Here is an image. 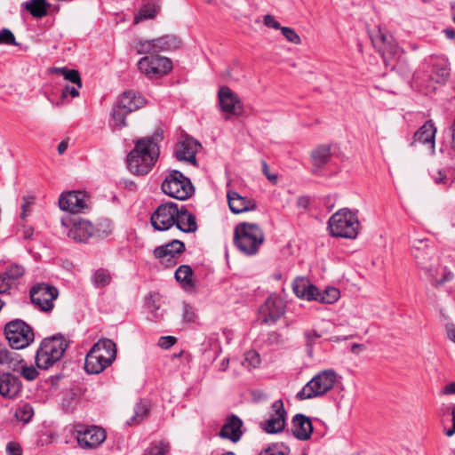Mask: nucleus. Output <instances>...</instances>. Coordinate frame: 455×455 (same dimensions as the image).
Returning a JSON list of instances; mask_svg holds the SVG:
<instances>
[{
    "label": "nucleus",
    "mask_w": 455,
    "mask_h": 455,
    "mask_svg": "<svg viewBox=\"0 0 455 455\" xmlns=\"http://www.w3.org/2000/svg\"><path fill=\"white\" fill-rule=\"evenodd\" d=\"M162 140L161 129L155 131L151 136L137 140L133 149L127 156L129 171L135 175L148 174L158 159L159 142Z\"/></svg>",
    "instance_id": "f257e3e1"
},
{
    "label": "nucleus",
    "mask_w": 455,
    "mask_h": 455,
    "mask_svg": "<svg viewBox=\"0 0 455 455\" xmlns=\"http://www.w3.org/2000/svg\"><path fill=\"white\" fill-rule=\"evenodd\" d=\"M116 358V343L110 339H100L87 353L84 370L90 374H99L111 365Z\"/></svg>",
    "instance_id": "f03ea898"
},
{
    "label": "nucleus",
    "mask_w": 455,
    "mask_h": 455,
    "mask_svg": "<svg viewBox=\"0 0 455 455\" xmlns=\"http://www.w3.org/2000/svg\"><path fill=\"white\" fill-rule=\"evenodd\" d=\"M68 342L60 333L43 339L36 354V364L39 369L47 370L60 361Z\"/></svg>",
    "instance_id": "7ed1b4c3"
},
{
    "label": "nucleus",
    "mask_w": 455,
    "mask_h": 455,
    "mask_svg": "<svg viewBox=\"0 0 455 455\" xmlns=\"http://www.w3.org/2000/svg\"><path fill=\"white\" fill-rule=\"evenodd\" d=\"M146 104L145 98L138 92L128 90L119 95L112 107L111 121L118 129L126 127V116Z\"/></svg>",
    "instance_id": "20e7f679"
},
{
    "label": "nucleus",
    "mask_w": 455,
    "mask_h": 455,
    "mask_svg": "<svg viewBox=\"0 0 455 455\" xmlns=\"http://www.w3.org/2000/svg\"><path fill=\"white\" fill-rule=\"evenodd\" d=\"M264 242V234L254 223L243 222L235 228L234 243L245 255H254Z\"/></svg>",
    "instance_id": "39448f33"
},
{
    "label": "nucleus",
    "mask_w": 455,
    "mask_h": 455,
    "mask_svg": "<svg viewBox=\"0 0 455 455\" xmlns=\"http://www.w3.org/2000/svg\"><path fill=\"white\" fill-rule=\"evenodd\" d=\"M359 227L357 212L347 208L339 210L328 220V230L334 237L354 239L358 235Z\"/></svg>",
    "instance_id": "423d86ee"
},
{
    "label": "nucleus",
    "mask_w": 455,
    "mask_h": 455,
    "mask_svg": "<svg viewBox=\"0 0 455 455\" xmlns=\"http://www.w3.org/2000/svg\"><path fill=\"white\" fill-rule=\"evenodd\" d=\"M336 381L337 373L335 371H321L297 393L296 398L302 401L322 396L333 388Z\"/></svg>",
    "instance_id": "0eeeda50"
},
{
    "label": "nucleus",
    "mask_w": 455,
    "mask_h": 455,
    "mask_svg": "<svg viewBox=\"0 0 455 455\" xmlns=\"http://www.w3.org/2000/svg\"><path fill=\"white\" fill-rule=\"evenodd\" d=\"M161 188L167 196L181 201L189 198L195 193L190 179L178 170L168 172Z\"/></svg>",
    "instance_id": "6e6552de"
},
{
    "label": "nucleus",
    "mask_w": 455,
    "mask_h": 455,
    "mask_svg": "<svg viewBox=\"0 0 455 455\" xmlns=\"http://www.w3.org/2000/svg\"><path fill=\"white\" fill-rule=\"evenodd\" d=\"M4 335L12 349L25 348L35 339L32 327L20 319L7 323L4 326Z\"/></svg>",
    "instance_id": "1a4fd4ad"
},
{
    "label": "nucleus",
    "mask_w": 455,
    "mask_h": 455,
    "mask_svg": "<svg viewBox=\"0 0 455 455\" xmlns=\"http://www.w3.org/2000/svg\"><path fill=\"white\" fill-rule=\"evenodd\" d=\"M180 207L176 203L161 204L151 214L150 224L155 230L166 231L175 226Z\"/></svg>",
    "instance_id": "9d476101"
},
{
    "label": "nucleus",
    "mask_w": 455,
    "mask_h": 455,
    "mask_svg": "<svg viewBox=\"0 0 455 455\" xmlns=\"http://www.w3.org/2000/svg\"><path fill=\"white\" fill-rule=\"evenodd\" d=\"M31 302L43 312H52L53 301L59 296L58 289L46 283H37L29 291Z\"/></svg>",
    "instance_id": "9b49d317"
},
{
    "label": "nucleus",
    "mask_w": 455,
    "mask_h": 455,
    "mask_svg": "<svg viewBox=\"0 0 455 455\" xmlns=\"http://www.w3.org/2000/svg\"><path fill=\"white\" fill-rule=\"evenodd\" d=\"M74 434L78 444L84 449H95L106 439L104 429L98 426L76 424Z\"/></svg>",
    "instance_id": "f8f14e48"
},
{
    "label": "nucleus",
    "mask_w": 455,
    "mask_h": 455,
    "mask_svg": "<svg viewBox=\"0 0 455 455\" xmlns=\"http://www.w3.org/2000/svg\"><path fill=\"white\" fill-rule=\"evenodd\" d=\"M371 40L387 66L392 65V60L400 56L401 49L392 36L385 34L380 28L371 35Z\"/></svg>",
    "instance_id": "ddd939ff"
},
{
    "label": "nucleus",
    "mask_w": 455,
    "mask_h": 455,
    "mask_svg": "<svg viewBox=\"0 0 455 455\" xmlns=\"http://www.w3.org/2000/svg\"><path fill=\"white\" fill-rule=\"evenodd\" d=\"M138 68L148 77H160L172 69V62L169 58L152 54L141 58L138 62Z\"/></svg>",
    "instance_id": "4468645a"
},
{
    "label": "nucleus",
    "mask_w": 455,
    "mask_h": 455,
    "mask_svg": "<svg viewBox=\"0 0 455 455\" xmlns=\"http://www.w3.org/2000/svg\"><path fill=\"white\" fill-rule=\"evenodd\" d=\"M259 312L263 315L262 323L275 324L285 314V304L279 296L271 294L259 307Z\"/></svg>",
    "instance_id": "2eb2a0df"
},
{
    "label": "nucleus",
    "mask_w": 455,
    "mask_h": 455,
    "mask_svg": "<svg viewBox=\"0 0 455 455\" xmlns=\"http://www.w3.org/2000/svg\"><path fill=\"white\" fill-rule=\"evenodd\" d=\"M273 412L269 418L260 423L261 428L268 434H277L282 432L286 424L287 412L281 399L276 400L272 404Z\"/></svg>",
    "instance_id": "dca6fc26"
},
{
    "label": "nucleus",
    "mask_w": 455,
    "mask_h": 455,
    "mask_svg": "<svg viewBox=\"0 0 455 455\" xmlns=\"http://www.w3.org/2000/svg\"><path fill=\"white\" fill-rule=\"evenodd\" d=\"M86 197V194L80 190L63 192L59 199L60 208L71 213L84 212L88 209Z\"/></svg>",
    "instance_id": "f3484780"
},
{
    "label": "nucleus",
    "mask_w": 455,
    "mask_h": 455,
    "mask_svg": "<svg viewBox=\"0 0 455 455\" xmlns=\"http://www.w3.org/2000/svg\"><path fill=\"white\" fill-rule=\"evenodd\" d=\"M185 243L180 240L174 239L164 245H160L155 248L153 255L156 259H166L167 267L176 265V257L180 255L185 251Z\"/></svg>",
    "instance_id": "a211bd4d"
},
{
    "label": "nucleus",
    "mask_w": 455,
    "mask_h": 455,
    "mask_svg": "<svg viewBox=\"0 0 455 455\" xmlns=\"http://www.w3.org/2000/svg\"><path fill=\"white\" fill-rule=\"evenodd\" d=\"M218 97L221 111L236 116L242 114V103L238 96L229 87H220Z\"/></svg>",
    "instance_id": "6ab92c4d"
},
{
    "label": "nucleus",
    "mask_w": 455,
    "mask_h": 455,
    "mask_svg": "<svg viewBox=\"0 0 455 455\" xmlns=\"http://www.w3.org/2000/svg\"><path fill=\"white\" fill-rule=\"evenodd\" d=\"M199 148L201 144L196 140L187 137L176 145L174 155L179 161H185L196 166Z\"/></svg>",
    "instance_id": "aec40b11"
},
{
    "label": "nucleus",
    "mask_w": 455,
    "mask_h": 455,
    "mask_svg": "<svg viewBox=\"0 0 455 455\" xmlns=\"http://www.w3.org/2000/svg\"><path fill=\"white\" fill-rule=\"evenodd\" d=\"M71 228L68 232V236L78 243H86L93 237V225L86 220L74 218L70 220Z\"/></svg>",
    "instance_id": "412c9836"
},
{
    "label": "nucleus",
    "mask_w": 455,
    "mask_h": 455,
    "mask_svg": "<svg viewBox=\"0 0 455 455\" xmlns=\"http://www.w3.org/2000/svg\"><path fill=\"white\" fill-rule=\"evenodd\" d=\"M22 389V383L19 376L11 372L0 373V395L4 398L14 399Z\"/></svg>",
    "instance_id": "4be33fe9"
},
{
    "label": "nucleus",
    "mask_w": 455,
    "mask_h": 455,
    "mask_svg": "<svg viewBox=\"0 0 455 455\" xmlns=\"http://www.w3.org/2000/svg\"><path fill=\"white\" fill-rule=\"evenodd\" d=\"M243 420L238 416L232 414L226 419L219 435L223 439L237 443L243 435Z\"/></svg>",
    "instance_id": "5701e85b"
},
{
    "label": "nucleus",
    "mask_w": 455,
    "mask_h": 455,
    "mask_svg": "<svg viewBox=\"0 0 455 455\" xmlns=\"http://www.w3.org/2000/svg\"><path fill=\"white\" fill-rule=\"evenodd\" d=\"M291 432L295 438L307 441L311 438L314 427L311 419L301 413L296 414L291 420Z\"/></svg>",
    "instance_id": "b1692460"
},
{
    "label": "nucleus",
    "mask_w": 455,
    "mask_h": 455,
    "mask_svg": "<svg viewBox=\"0 0 455 455\" xmlns=\"http://www.w3.org/2000/svg\"><path fill=\"white\" fill-rule=\"evenodd\" d=\"M228 202L230 211L235 214L253 211L257 207L253 200L243 197L235 191L228 193Z\"/></svg>",
    "instance_id": "393cba45"
},
{
    "label": "nucleus",
    "mask_w": 455,
    "mask_h": 455,
    "mask_svg": "<svg viewBox=\"0 0 455 455\" xmlns=\"http://www.w3.org/2000/svg\"><path fill=\"white\" fill-rule=\"evenodd\" d=\"M317 290L318 288L315 285L310 283L304 277H297L292 282V291L299 299L315 300Z\"/></svg>",
    "instance_id": "a878e982"
},
{
    "label": "nucleus",
    "mask_w": 455,
    "mask_h": 455,
    "mask_svg": "<svg viewBox=\"0 0 455 455\" xmlns=\"http://www.w3.org/2000/svg\"><path fill=\"white\" fill-rule=\"evenodd\" d=\"M175 226L184 233H194L197 230L196 218L185 205H181L179 209V218H177Z\"/></svg>",
    "instance_id": "bb28decb"
},
{
    "label": "nucleus",
    "mask_w": 455,
    "mask_h": 455,
    "mask_svg": "<svg viewBox=\"0 0 455 455\" xmlns=\"http://www.w3.org/2000/svg\"><path fill=\"white\" fill-rule=\"evenodd\" d=\"M436 128L432 120H427L419 130L414 133L413 142H419L421 144H429L432 149L435 148V138Z\"/></svg>",
    "instance_id": "cd10ccee"
},
{
    "label": "nucleus",
    "mask_w": 455,
    "mask_h": 455,
    "mask_svg": "<svg viewBox=\"0 0 455 455\" xmlns=\"http://www.w3.org/2000/svg\"><path fill=\"white\" fill-rule=\"evenodd\" d=\"M331 156L330 145H320L311 152V160L313 164L312 173H316L323 168Z\"/></svg>",
    "instance_id": "c85d7f7f"
},
{
    "label": "nucleus",
    "mask_w": 455,
    "mask_h": 455,
    "mask_svg": "<svg viewBox=\"0 0 455 455\" xmlns=\"http://www.w3.org/2000/svg\"><path fill=\"white\" fill-rule=\"evenodd\" d=\"M194 271L188 265H181L175 271V279L187 291H192L196 288L193 279Z\"/></svg>",
    "instance_id": "c756f323"
},
{
    "label": "nucleus",
    "mask_w": 455,
    "mask_h": 455,
    "mask_svg": "<svg viewBox=\"0 0 455 455\" xmlns=\"http://www.w3.org/2000/svg\"><path fill=\"white\" fill-rule=\"evenodd\" d=\"M427 255V251H418L417 253H415V258L417 259V263L426 271V274L427 275L428 281L431 283L432 285L435 286V281H438V275L440 267L437 264H427L424 261L425 257L424 255Z\"/></svg>",
    "instance_id": "7c9ffc66"
},
{
    "label": "nucleus",
    "mask_w": 455,
    "mask_h": 455,
    "mask_svg": "<svg viewBox=\"0 0 455 455\" xmlns=\"http://www.w3.org/2000/svg\"><path fill=\"white\" fill-rule=\"evenodd\" d=\"M22 357L16 352L9 351L0 343V364H5L12 371H18Z\"/></svg>",
    "instance_id": "2f4dec72"
},
{
    "label": "nucleus",
    "mask_w": 455,
    "mask_h": 455,
    "mask_svg": "<svg viewBox=\"0 0 455 455\" xmlns=\"http://www.w3.org/2000/svg\"><path fill=\"white\" fill-rule=\"evenodd\" d=\"M156 53L159 52L172 51L180 48V39L173 35H166L159 38L153 39Z\"/></svg>",
    "instance_id": "473e14b6"
},
{
    "label": "nucleus",
    "mask_w": 455,
    "mask_h": 455,
    "mask_svg": "<svg viewBox=\"0 0 455 455\" xmlns=\"http://www.w3.org/2000/svg\"><path fill=\"white\" fill-rule=\"evenodd\" d=\"M159 10L160 6L157 4V1L149 0L141 6L139 12L135 15L134 23H140L145 20L154 19Z\"/></svg>",
    "instance_id": "72a5a7b5"
},
{
    "label": "nucleus",
    "mask_w": 455,
    "mask_h": 455,
    "mask_svg": "<svg viewBox=\"0 0 455 455\" xmlns=\"http://www.w3.org/2000/svg\"><path fill=\"white\" fill-rule=\"evenodd\" d=\"M23 5L36 19H42L46 16L50 6L46 0H29L24 3Z\"/></svg>",
    "instance_id": "f704fd0d"
},
{
    "label": "nucleus",
    "mask_w": 455,
    "mask_h": 455,
    "mask_svg": "<svg viewBox=\"0 0 455 455\" xmlns=\"http://www.w3.org/2000/svg\"><path fill=\"white\" fill-rule=\"evenodd\" d=\"M34 414L35 411L32 405L29 403L20 401L15 408L14 417L18 421L28 424L32 419Z\"/></svg>",
    "instance_id": "c9c22d12"
},
{
    "label": "nucleus",
    "mask_w": 455,
    "mask_h": 455,
    "mask_svg": "<svg viewBox=\"0 0 455 455\" xmlns=\"http://www.w3.org/2000/svg\"><path fill=\"white\" fill-rule=\"evenodd\" d=\"M50 74L61 75L65 80L71 82L76 84L78 88L82 87V80L80 74L76 69H69L66 67L63 68H51L49 69Z\"/></svg>",
    "instance_id": "e433bc0d"
},
{
    "label": "nucleus",
    "mask_w": 455,
    "mask_h": 455,
    "mask_svg": "<svg viewBox=\"0 0 455 455\" xmlns=\"http://www.w3.org/2000/svg\"><path fill=\"white\" fill-rule=\"evenodd\" d=\"M91 281L95 288L101 289L111 283L112 277L108 270L99 268L92 274Z\"/></svg>",
    "instance_id": "4c0bfd02"
},
{
    "label": "nucleus",
    "mask_w": 455,
    "mask_h": 455,
    "mask_svg": "<svg viewBox=\"0 0 455 455\" xmlns=\"http://www.w3.org/2000/svg\"><path fill=\"white\" fill-rule=\"evenodd\" d=\"M114 226L110 220H99L96 226H93V237L101 239L110 235L113 232Z\"/></svg>",
    "instance_id": "58836bf2"
},
{
    "label": "nucleus",
    "mask_w": 455,
    "mask_h": 455,
    "mask_svg": "<svg viewBox=\"0 0 455 455\" xmlns=\"http://www.w3.org/2000/svg\"><path fill=\"white\" fill-rule=\"evenodd\" d=\"M149 413L148 405L145 402H139L134 406V415L127 420L128 426H134L144 420Z\"/></svg>",
    "instance_id": "ea45409f"
},
{
    "label": "nucleus",
    "mask_w": 455,
    "mask_h": 455,
    "mask_svg": "<svg viewBox=\"0 0 455 455\" xmlns=\"http://www.w3.org/2000/svg\"><path fill=\"white\" fill-rule=\"evenodd\" d=\"M339 298V291L336 288H329L324 291H321L317 290V294L315 297V301L323 303V304H332L338 300Z\"/></svg>",
    "instance_id": "a19ab883"
},
{
    "label": "nucleus",
    "mask_w": 455,
    "mask_h": 455,
    "mask_svg": "<svg viewBox=\"0 0 455 455\" xmlns=\"http://www.w3.org/2000/svg\"><path fill=\"white\" fill-rule=\"evenodd\" d=\"M450 76V68L445 61H439L433 66L432 78L436 83H442Z\"/></svg>",
    "instance_id": "79ce46f5"
},
{
    "label": "nucleus",
    "mask_w": 455,
    "mask_h": 455,
    "mask_svg": "<svg viewBox=\"0 0 455 455\" xmlns=\"http://www.w3.org/2000/svg\"><path fill=\"white\" fill-rule=\"evenodd\" d=\"M290 449L283 443H275L270 444L267 448L261 451L259 455H287Z\"/></svg>",
    "instance_id": "37998d69"
},
{
    "label": "nucleus",
    "mask_w": 455,
    "mask_h": 455,
    "mask_svg": "<svg viewBox=\"0 0 455 455\" xmlns=\"http://www.w3.org/2000/svg\"><path fill=\"white\" fill-rule=\"evenodd\" d=\"M78 89L79 88L77 86L76 87V86H71V85L67 84L62 89L61 95H60V99L55 103L53 101H52V105H54L55 107H61L67 103L66 99L68 96H71L72 98L78 97L79 96Z\"/></svg>",
    "instance_id": "c03bdc74"
},
{
    "label": "nucleus",
    "mask_w": 455,
    "mask_h": 455,
    "mask_svg": "<svg viewBox=\"0 0 455 455\" xmlns=\"http://www.w3.org/2000/svg\"><path fill=\"white\" fill-rule=\"evenodd\" d=\"M169 445L163 442H154L145 450L143 455H166Z\"/></svg>",
    "instance_id": "a18cd8bd"
},
{
    "label": "nucleus",
    "mask_w": 455,
    "mask_h": 455,
    "mask_svg": "<svg viewBox=\"0 0 455 455\" xmlns=\"http://www.w3.org/2000/svg\"><path fill=\"white\" fill-rule=\"evenodd\" d=\"M322 337V334L319 333L315 330H307L304 331V338L306 342V347L308 355H312L313 353V347L315 344L316 340Z\"/></svg>",
    "instance_id": "49530a36"
},
{
    "label": "nucleus",
    "mask_w": 455,
    "mask_h": 455,
    "mask_svg": "<svg viewBox=\"0 0 455 455\" xmlns=\"http://www.w3.org/2000/svg\"><path fill=\"white\" fill-rule=\"evenodd\" d=\"M24 268L23 267L12 264L6 267V269L3 272V274L9 278L12 283H15L20 277H21L24 275Z\"/></svg>",
    "instance_id": "de8ad7c7"
},
{
    "label": "nucleus",
    "mask_w": 455,
    "mask_h": 455,
    "mask_svg": "<svg viewBox=\"0 0 455 455\" xmlns=\"http://www.w3.org/2000/svg\"><path fill=\"white\" fill-rule=\"evenodd\" d=\"M136 51L138 54H156V51L155 49V44L152 40H140L136 46Z\"/></svg>",
    "instance_id": "09e8293b"
},
{
    "label": "nucleus",
    "mask_w": 455,
    "mask_h": 455,
    "mask_svg": "<svg viewBox=\"0 0 455 455\" xmlns=\"http://www.w3.org/2000/svg\"><path fill=\"white\" fill-rule=\"evenodd\" d=\"M18 371H20L21 376L29 381L36 379L38 376L37 370L33 366H27L24 361L20 364Z\"/></svg>",
    "instance_id": "8fccbe9b"
},
{
    "label": "nucleus",
    "mask_w": 455,
    "mask_h": 455,
    "mask_svg": "<svg viewBox=\"0 0 455 455\" xmlns=\"http://www.w3.org/2000/svg\"><path fill=\"white\" fill-rule=\"evenodd\" d=\"M281 32L289 42L295 44H300V37L293 28L289 27H283Z\"/></svg>",
    "instance_id": "3c124183"
},
{
    "label": "nucleus",
    "mask_w": 455,
    "mask_h": 455,
    "mask_svg": "<svg viewBox=\"0 0 455 455\" xmlns=\"http://www.w3.org/2000/svg\"><path fill=\"white\" fill-rule=\"evenodd\" d=\"M245 363L248 367H258L260 364L259 355L254 350L248 351L245 354Z\"/></svg>",
    "instance_id": "603ef678"
},
{
    "label": "nucleus",
    "mask_w": 455,
    "mask_h": 455,
    "mask_svg": "<svg viewBox=\"0 0 455 455\" xmlns=\"http://www.w3.org/2000/svg\"><path fill=\"white\" fill-rule=\"evenodd\" d=\"M0 44H17L13 33L8 28L0 30Z\"/></svg>",
    "instance_id": "864d4df0"
},
{
    "label": "nucleus",
    "mask_w": 455,
    "mask_h": 455,
    "mask_svg": "<svg viewBox=\"0 0 455 455\" xmlns=\"http://www.w3.org/2000/svg\"><path fill=\"white\" fill-rule=\"evenodd\" d=\"M182 317L185 322L188 323H195L196 319V315L193 309V307L185 303L182 307Z\"/></svg>",
    "instance_id": "5fc2aeb1"
},
{
    "label": "nucleus",
    "mask_w": 455,
    "mask_h": 455,
    "mask_svg": "<svg viewBox=\"0 0 455 455\" xmlns=\"http://www.w3.org/2000/svg\"><path fill=\"white\" fill-rule=\"evenodd\" d=\"M14 284L9 278H7L3 273L0 274V294H6Z\"/></svg>",
    "instance_id": "6e6d98bb"
},
{
    "label": "nucleus",
    "mask_w": 455,
    "mask_h": 455,
    "mask_svg": "<svg viewBox=\"0 0 455 455\" xmlns=\"http://www.w3.org/2000/svg\"><path fill=\"white\" fill-rule=\"evenodd\" d=\"M283 342L282 335L277 331H271L267 333L265 343L267 346L278 345Z\"/></svg>",
    "instance_id": "4d7b16f0"
},
{
    "label": "nucleus",
    "mask_w": 455,
    "mask_h": 455,
    "mask_svg": "<svg viewBox=\"0 0 455 455\" xmlns=\"http://www.w3.org/2000/svg\"><path fill=\"white\" fill-rule=\"evenodd\" d=\"M177 341L173 336H162L158 340V346L164 349H168L172 347Z\"/></svg>",
    "instance_id": "13d9d810"
},
{
    "label": "nucleus",
    "mask_w": 455,
    "mask_h": 455,
    "mask_svg": "<svg viewBox=\"0 0 455 455\" xmlns=\"http://www.w3.org/2000/svg\"><path fill=\"white\" fill-rule=\"evenodd\" d=\"M18 234L24 239L29 240L32 238L34 235V228L31 226H27L25 224L21 225L18 228Z\"/></svg>",
    "instance_id": "bf43d9fd"
},
{
    "label": "nucleus",
    "mask_w": 455,
    "mask_h": 455,
    "mask_svg": "<svg viewBox=\"0 0 455 455\" xmlns=\"http://www.w3.org/2000/svg\"><path fill=\"white\" fill-rule=\"evenodd\" d=\"M263 23L265 26L268 28H273L275 29L281 30L283 28L281 24L277 20H275V19L270 14H267L264 16Z\"/></svg>",
    "instance_id": "052dcab7"
},
{
    "label": "nucleus",
    "mask_w": 455,
    "mask_h": 455,
    "mask_svg": "<svg viewBox=\"0 0 455 455\" xmlns=\"http://www.w3.org/2000/svg\"><path fill=\"white\" fill-rule=\"evenodd\" d=\"M7 455H22V450L19 443L10 442L6 445Z\"/></svg>",
    "instance_id": "680f3d73"
},
{
    "label": "nucleus",
    "mask_w": 455,
    "mask_h": 455,
    "mask_svg": "<svg viewBox=\"0 0 455 455\" xmlns=\"http://www.w3.org/2000/svg\"><path fill=\"white\" fill-rule=\"evenodd\" d=\"M453 278V274L447 270L445 267L443 269V272L442 274V276L439 278L438 281H435V287L443 285L444 283L451 281Z\"/></svg>",
    "instance_id": "e2e57ef3"
},
{
    "label": "nucleus",
    "mask_w": 455,
    "mask_h": 455,
    "mask_svg": "<svg viewBox=\"0 0 455 455\" xmlns=\"http://www.w3.org/2000/svg\"><path fill=\"white\" fill-rule=\"evenodd\" d=\"M262 172L265 174V176L267 178V180H269L272 182H276L277 175L276 174H271L269 172V167H268L267 164L265 161L262 162Z\"/></svg>",
    "instance_id": "0e129e2a"
},
{
    "label": "nucleus",
    "mask_w": 455,
    "mask_h": 455,
    "mask_svg": "<svg viewBox=\"0 0 455 455\" xmlns=\"http://www.w3.org/2000/svg\"><path fill=\"white\" fill-rule=\"evenodd\" d=\"M310 199L308 196H299L297 200V205L299 208L307 209L309 206Z\"/></svg>",
    "instance_id": "69168bd1"
},
{
    "label": "nucleus",
    "mask_w": 455,
    "mask_h": 455,
    "mask_svg": "<svg viewBox=\"0 0 455 455\" xmlns=\"http://www.w3.org/2000/svg\"><path fill=\"white\" fill-rule=\"evenodd\" d=\"M443 395H454L455 394V382H451L443 387L442 389Z\"/></svg>",
    "instance_id": "338daca9"
},
{
    "label": "nucleus",
    "mask_w": 455,
    "mask_h": 455,
    "mask_svg": "<svg viewBox=\"0 0 455 455\" xmlns=\"http://www.w3.org/2000/svg\"><path fill=\"white\" fill-rule=\"evenodd\" d=\"M452 415V427L445 431V435L449 437L452 436L455 434V405L452 408L451 411Z\"/></svg>",
    "instance_id": "774afa93"
}]
</instances>
